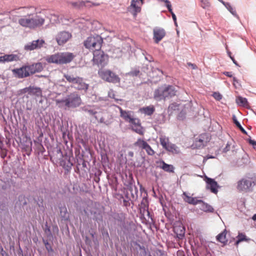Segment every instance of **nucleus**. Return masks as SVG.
Listing matches in <instances>:
<instances>
[{
  "mask_svg": "<svg viewBox=\"0 0 256 256\" xmlns=\"http://www.w3.org/2000/svg\"><path fill=\"white\" fill-rule=\"evenodd\" d=\"M56 103L58 108L66 110L79 106L82 103V100L80 96L76 92H74L70 94L65 98L56 99Z\"/></svg>",
  "mask_w": 256,
  "mask_h": 256,
  "instance_id": "f257e3e1",
  "label": "nucleus"
},
{
  "mask_svg": "<svg viewBox=\"0 0 256 256\" xmlns=\"http://www.w3.org/2000/svg\"><path fill=\"white\" fill-rule=\"evenodd\" d=\"M44 22V19L36 14H30L22 16L18 23L22 27L34 29L42 26Z\"/></svg>",
  "mask_w": 256,
  "mask_h": 256,
  "instance_id": "f03ea898",
  "label": "nucleus"
},
{
  "mask_svg": "<svg viewBox=\"0 0 256 256\" xmlns=\"http://www.w3.org/2000/svg\"><path fill=\"white\" fill-rule=\"evenodd\" d=\"M176 90L172 86L164 85L158 88L154 92V98L157 101L170 98L176 94Z\"/></svg>",
  "mask_w": 256,
  "mask_h": 256,
  "instance_id": "7ed1b4c3",
  "label": "nucleus"
},
{
  "mask_svg": "<svg viewBox=\"0 0 256 256\" xmlns=\"http://www.w3.org/2000/svg\"><path fill=\"white\" fill-rule=\"evenodd\" d=\"M67 82L73 84L74 87L78 90L86 91L88 88V84H86L82 78L77 76L76 74L67 72L64 74Z\"/></svg>",
  "mask_w": 256,
  "mask_h": 256,
  "instance_id": "20e7f679",
  "label": "nucleus"
},
{
  "mask_svg": "<svg viewBox=\"0 0 256 256\" xmlns=\"http://www.w3.org/2000/svg\"><path fill=\"white\" fill-rule=\"evenodd\" d=\"M74 58L70 52L58 53L48 56L46 60L50 63L64 64L70 62Z\"/></svg>",
  "mask_w": 256,
  "mask_h": 256,
  "instance_id": "39448f33",
  "label": "nucleus"
},
{
  "mask_svg": "<svg viewBox=\"0 0 256 256\" xmlns=\"http://www.w3.org/2000/svg\"><path fill=\"white\" fill-rule=\"evenodd\" d=\"M103 40L99 35L90 36L84 42L85 47L93 52L101 48Z\"/></svg>",
  "mask_w": 256,
  "mask_h": 256,
  "instance_id": "423d86ee",
  "label": "nucleus"
},
{
  "mask_svg": "<svg viewBox=\"0 0 256 256\" xmlns=\"http://www.w3.org/2000/svg\"><path fill=\"white\" fill-rule=\"evenodd\" d=\"M98 74L103 80L114 84L120 82V78L115 73L108 70H100Z\"/></svg>",
  "mask_w": 256,
  "mask_h": 256,
  "instance_id": "0eeeda50",
  "label": "nucleus"
},
{
  "mask_svg": "<svg viewBox=\"0 0 256 256\" xmlns=\"http://www.w3.org/2000/svg\"><path fill=\"white\" fill-rule=\"evenodd\" d=\"M254 182L250 178H244L238 182L237 189L240 192H249L252 190Z\"/></svg>",
  "mask_w": 256,
  "mask_h": 256,
  "instance_id": "6e6552de",
  "label": "nucleus"
},
{
  "mask_svg": "<svg viewBox=\"0 0 256 256\" xmlns=\"http://www.w3.org/2000/svg\"><path fill=\"white\" fill-rule=\"evenodd\" d=\"M94 63L99 67L104 66L108 62V56L100 50H94L93 52Z\"/></svg>",
  "mask_w": 256,
  "mask_h": 256,
  "instance_id": "1a4fd4ad",
  "label": "nucleus"
},
{
  "mask_svg": "<svg viewBox=\"0 0 256 256\" xmlns=\"http://www.w3.org/2000/svg\"><path fill=\"white\" fill-rule=\"evenodd\" d=\"M96 119L99 123L104 124L106 126L112 122V116L106 110L100 108L98 114L96 116Z\"/></svg>",
  "mask_w": 256,
  "mask_h": 256,
  "instance_id": "9d476101",
  "label": "nucleus"
},
{
  "mask_svg": "<svg viewBox=\"0 0 256 256\" xmlns=\"http://www.w3.org/2000/svg\"><path fill=\"white\" fill-rule=\"evenodd\" d=\"M13 75L16 78H23L31 75L29 65H24L21 68L12 70Z\"/></svg>",
  "mask_w": 256,
  "mask_h": 256,
  "instance_id": "9b49d317",
  "label": "nucleus"
},
{
  "mask_svg": "<svg viewBox=\"0 0 256 256\" xmlns=\"http://www.w3.org/2000/svg\"><path fill=\"white\" fill-rule=\"evenodd\" d=\"M72 37V34L68 31L62 30L58 32L55 36L56 40L59 46H63Z\"/></svg>",
  "mask_w": 256,
  "mask_h": 256,
  "instance_id": "f8f14e48",
  "label": "nucleus"
},
{
  "mask_svg": "<svg viewBox=\"0 0 256 256\" xmlns=\"http://www.w3.org/2000/svg\"><path fill=\"white\" fill-rule=\"evenodd\" d=\"M22 58L20 54H5L0 56V64H5L13 62H18L22 60Z\"/></svg>",
  "mask_w": 256,
  "mask_h": 256,
  "instance_id": "ddd939ff",
  "label": "nucleus"
},
{
  "mask_svg": "<svg viewBox=\"0 0 256 256\" xmlns=\"http://www.w3.org/2000/svg\"><path fill=\"white\" fill-rule=\"evenodd\" d=\"M128 122L130 124L132 130L140 134H144V130L138 118H132Z\"/></svg>",
  "mask_w": 256,
  "mask_h": 256,
  "instance_id": "4468645a",
  "label": "nucleus"
},
{
  "mask_svg": "<svg viewBox=\"0 0 256 256\" xmlns=\"http://www.w3.org/2000/svg\"><path fill=\"white\" fill-rule=\"evenodd\" d=\"M208 139L206 134H203L196 138L192 146L194 148H203L208 142Z\"/></svg>",
  "mask_w": 256,
  "mask_h": 256,
  "instance_id": "2eb2a0df",
  "label": "nucleus"
},
{
  "mask_svg": "<svg viewBox=\"0 0 256 256\" xmlns=\"http://www.w3.org/2000/svg\"><path fill=\"white\" fill-rule=\"evenodd\" d=\"M165 30L160 27H155L153 29V39L155 43L158 44L166 36Z\"/></svg>",
  "mask_w": 256,
  "mask_h": 256,
  "instance_id": "dca6fc26",
  "label": "nucleus"
},
{
  "mask_svg": "<svg viewBox=\"0 0 256 256\" xmlns=\"http://www.w3.org/2000/svg\"><path fill=\"white\" fill-rule=\"evenodd\" d=\"M44 41L42 39L33 40L32 42L28 43L24 46V49L28 50H32L36 48H40Z\"/></svg>",
  "mask_w": 256,
  "mask_h": 256,
  "instance_id": "f3484780",
  "label": "nucleus"
},
{
  "mask_svg": "<svg viewBox=\"0 0 256 256\" xmlns=\"http://www.w3.org/2000/svg\"><path fill=\"white\" fill-rule=\"evenodd\" d=\"M82 110L88 114L94 116L96 118V116L98 114L100 108L98 106L88 105L82 108Z\"/></svg>",
  "mask_w": 256,
  "mask_h": 256,
  "instance_id": "a211bd4d",
  "label": "nucleus"
},
{
  "mask_svg": "<svg viewBox=\"0 0 256 256\" xmlns=\"http://www.w3.org/2000/svg\"><path fill=\"white\" fill-rule=\"evenodd\" d=\"M206 188L210 189L212 192L215 194H217L218 192V187L217 182L211 178L206 177Z\"/></svg>",
  "mask_w": 256,
  "mask_h": 256,
  "instance_id": "6ab92c4d",
  "label": "nucleus"
},
{
  "mask_svg": "<svg viewBox=\"0 0 256 256\" xmlns=\"http://www.w3.org/2000/svg\"><path fill=\"white\" fill-rule=\"evenodd\" d=\"M60 164L64 168L69 170L72 166V162H71L70 158L67 156L64 157V158L60 161Z\"/></svg>",
  "mask_w": 256,
  "mask_h": 256,
  "instance_id": "aec40b11",
  "label": "nucleus"
},
{
  "mask_svg": "<svg viewBox=\"0 0 256 256\" xmlns=\"http://www.w3.org/2000/svg\"><path fill=\"white\" fill-rule=\"evenodd\" d=\"M72 4L73 6L78 8H80L84 6H99V4L97 3H92L88 0H86V1H80L78 2H73L72 3Z\"/></svg>",
  "mask_w": 256,
  "mask_h": 256,
  "instance_id": "412c9836",
  "label": "nucleus"
},
{
  "mask_svg": "<svg viewBox=\"0 0 256 256\" xmlns=\"http://www.w3.org/2000/svg\"><path fill=\"white\" fill-rule=\"evenodd\" d=\"M29 68L32 75L41 72L43 70V66L42 63L38 62L29 65Z\"/></svg>",
  "mask_w": 256,
  "mask_h": 256,
  "instance_id": "4be33fe9",
  "label": "nucleus"
},
{
  "mask_svg": "<svg viewBox=\"0 0 256 256\" xmlns=\"http://www.w3.org/2000/svg\"><path fill=\"white\" fill-rule=\"evenodd\" d=\"M183 195L185 196L184 198V200L188 203L189 204L196 205L200 202H202V200H197L195 198H192L190 196H188L186 192L183 193Z\"/></svg>",
  "mask_w": 256,
  "mask_h": 256,
  "instance_id": "5701e85b",
  "label": "nucleus"
},
{
  "mask_svg": "<svg viewBox=\"0 0 256 256\" xmlns=\"http://www.w3.org/2000/svg\"><path fill=\"white\" fill-rule=\"evenodd\" d=\"M116 107L120 110V116L122 118L125 120V121H126V122H128L132 118L130 115V112L123 110L119 106H116Z\"/></svg>",
  "mask_w": 256,
  "mask_h": 256,
  "instance_id": "b1692460",
  "label": "nucleus"
},
{
  "mask_svg": "<svg viewBox=\"0 0 256 256\" xmlns=\"http://www.w3.org/2000/svg\"><path fill=\"white\" fill-rule=\"evenodd\" d=\"M174 232L176 234L178 238L182 239L184 236V228L182 226H176L174 228Z\"/></svg>",
  "mask_w": 256,
  "mask_h": 256,
  "instance_id": "393cba45",
  "label": "nucleus"
},
{
  "mask_svg": "<svg viewBox=\"0 0 256 256\" xmlns=\"http://www.w3.org/2000/svg\"><path fill=\"white\" fill-rule=\"evenodd\" d=\"M165 149L172 154H178L180 152L179 148L172 143H170Z\"/></svg>",
  "mask_w": 256,
  "mask_h": 256,
  "instance_id": "a878e982",
  "label": "nucleus"
},
{
  "mask_svg": "<svg viewBox=\"0 0 256 256\" xmlns=\"http://www.w3.org/2000/svg\"><path fill=\"white\" fill-rule=\"evenodd\" d=\"M42 91L40 88L30 86H29V94L30 95H34L37 96H41Z\"/></svg>",
  "mask_w": 256,
  "mask_h": 256,
  "instance_id": "bb28decb",
  "label": "nucleus"
},
{
  "mask_svg": "<svg viewBox=\"0 0 256 256\" xmlns=\"http://www.w3.org/2000/svg\"><path fill=\"white\" fill-rule=\"evenodd\" d=\"M60 216L62 218V220L64 221L68 220H69L70 216L65 206H62L60 208Z\"/></svg>",
  "mask_w": 256,
  "mask_h": 256,
  "instance_id": "cd10ccee",
  "label": "nucleus"
},
{
  "mask_svg": "<svg viewBox=\"0 0 256 256\" xmlns=\"http://www.w3.org/2000/svg\"><path fill=\"white\" fill-rule=\"evenodd\" d=\"M34 201L36 202V204L38 207V212L39 214L43 213L44 211L45 208L44 205V200L42 198H38L37 199L34 198Z\"/></svg>",
  "mask_w": 256,
  "mask_h": 256,
  "instance_id": "c85d7f7f",
  "label": "nucleus"
},
{
  "mask_svg": "<svg viewBox=\"0 0 256 256\" xmlns=\"http://www.w3.org/2000/svg\"><path fill=\"white\" fill-rule=\"evenodd\" d=\"M161 0L162 2H164L166 3V6L167 8L168 9V11L170 12V14H172V18L174 22L175 25L177 26L176 18L175 14L172 12V5H171L170 2L168 0Z\"/></svg>",
  "mask_w": 256,
  "mask_h": 256,
  "instance_id": "c756f323",
  "label": "nucleus"
},
{
  "mask_svg": "<svg viewBox=\"0 0 256 256\" xmlns=\"http://www.w3.org/2000/svg\"><path fill=\"white\" fill-rule=\"evenodd\" d=\"M140 112L147 116H151L154 112V108L153 106L144 107L140 108Z\"/></svg>",
  "mask_w": 256,
  "mask_h": 256,
  "instance_id": "7c9ffc66",
  "label": "nucleus"
},
{
  "mask_svg": "<svg viewBox=\"0 0 256 256\" xmlns=\"http://www.w3.org/2000/svg\"><path fill=\"white\" fill-rule=\"evenodd\" d=\"M200 204H201L200 208L202 210H203L205 212H214V210L213 208L210 204L204 202L202 200V202H200Z\"/></svg>",
  "mask_w": 256,
  "mask_h": 256,
  "instance_id": "2f4dec72",
  "label": "nucleus"
},
{
  "mask_svg": "<svg viewBox=\"0 0 256 256\" xmlns=\"http://www.w3.org/2000/svg\"><path fill=\"white\" fill-rule=\"evenodd\" d=\"M224 5L234 16L238 19L240 18L236 14L235 8H233L229 2H226Z\"/></svg>",
  "mask_w": 256,
  "mask_h": 256,
  "instance_id": "473e14b6",
  "label": "nucleus"
},
{
  "mask_svg": "<svg viewBox=\"0 0 256 256\" xmlns=\"http://www.w3.org/2000/svg\"><path fill=\"white\" fill-rule=\"evenodd\" d=\"M162 165L160 166L166 172H174V167L172 165L166 164L164 162L162 161Z\"/></svg>",
  "mask_w": 256,
  "mask_h": 256,
  "instance_id": "72a5a7b5",
  "label": "nucleus"
},
{
  "mask_svg": "<svg viewBox=\"0 0 256 256\" xmlns=\"http://www.w3.org/2000/svg\"><path fill=\"white\" fill-rule=\"evenodd\" d=\"M226 230H224L222 232L220 233L216 236V240L218 241L222 242L225 243L227 242L226 239Z\"/></svg>",
  "mask_w": 256,
  "mask_h": 256,
  "instance_id": "f704fd0d",
  "label": "nucleus"
},
{
  "mask_svg": "<svg viewBox=\"0 0 256 256\" xmlns=\"http://www.w3.org/2000/svg\"><path fill=\"white\" fill-rule=\"evenodd\" d=\"M148 144L143 140L141 138H138L137 141L134 143V146H138V148L144 150Z\"/></svg>",
  "mask_w": 256,
  "mask_h": 256,
  "instance_id": "c9c22d12",
  "label": "nucleus"
},
{
  "mask_svg": "<svg viewBox=\"0 0 256 256\" xmlns=\"http://www.w3.org/2000/svg\"><path fill=\"white\" fill-rule=\"evenodd\" d=\"M236 102L240 106H246L248 104L247 99L242 96H238L236 100Z\"/></svg>",
  "mask_w": 256,
  "mask_h": 256,
  "instance_id": "e433bc0d",
  "label": "nucleus"
},
{
  "mask_svg": "<svg viewBox=\"0 0 256 256\" xmlns=\"http://www.w3.org/2000/svg\"><path fill=\"white\" fill-rule=\"evenodd\" d=\"M160 144L164 148H166L167 147V146H168L170 143L168 142V139L166 136H160Z\"/></svg>",
  "mask_w": 256,
  "mask_h": 256,
  "instance_id": "4c0bfd02",
  "label": "nucleus"
},
{
  "mask_svg": "<svg viewBox=\"0 0 256 256\" xmlns=\"http://www.w3.org/2000/svg\"><path fill=\"white\" fill-rule=\"evenodd\" d=\"M234 122V124L236 125V126L244 134H246L247 132L246 131V130L242 127L240 124L239 122L237 120L236 117L235 116H234L232 118Z\"/></svg>",
  "mask_w": 256,
  "mask_h": 256,
  "instance_id": "58836bf2",
  "label": "nucleus"
},
{
  "mask_svg": "<svg viewBox=\"0 0 256 256\" xmlns=\"http://www.w3.org/2000/svg\"><path fill=\"white\" fill-rule=\"evenodd\" d=\"M45 228H44V232L45 234H46L48 237L52 236V234L50 230V227L48 226V224L47 222L45 224Z\"/></svg>",
  "mask_w": 256,
  "mask_h": 256,
  "instance_id": "ea45409f",
  "label": "nucleus"
},
{
  "mask_svg": "<svg viewBox=\"0 0 256 256\" xmlns=\"http://www.w3.org/2000/svg\"><path fill=\"white\" fill-rule=\"evenodd\" d=\"M247 240V239H246V235H244L242 234H239L238 236V240L236 242V244H238L239 242H242L244 240Z\"/></svg>",
  "mask_w": 256,
  "mask_h": 256,
  "instance_id": "a19ab883",
  "label": "nucleus"
},
{
  "mask_svg": "<svg viewBox=\"0 0 256 256\" xmlns=\"http://www.w3.org/2000/svg\"><path fill=\"white\" fill-rule=\"evenodd\" d=\"M26 93H28V94H29V86L20 89L18 91V95L20 96Z\"/></svg>",
  "mask_w": 256,
  "mask_h": 256,
  "instance_id": "79ce46f5",
  "label": "nucleus"
},
{
  "mask_svg": "<svg viewBox=\"0 0 256 256\" xmlns=\"http://www.w3.org/2000/svg\"><path fill=\"white\" fill-rule=\"evenodd\" d=\"M148 154L150 156H152L154 154V150L152 149L151 146L148 144L144 149Z\"/></svg>",
  "mask_w": 256,
  "mask_h": 256,
  "instance_id": "37998d69",
  "label": "nucleus"
},
{
  "mask_svg": "<svg viewBox=\"0 0 256 256\" xmlns=\"http://www.w3.org/2000/svg\"><path fill=\"white\" fill-rule=\"evenodd\" d=\"M201 2V6L204 8H208L210 6V4L208 0H200Z\"/></svg>",
  "mask_w": 256,
  "mask_h": 256,
  "instance_id": "c03bdc74",
  "label": "nucleus"
},
{
  "mask_svg": "<svg viewBox=\"0 0 256 256\" xmlns=\"http://www.w3.org/2000/svg\"><path fill=\"white\" fill-rule=\"evenodd\" d=\"M108 95L110 98L114 99L115 101L118 103L119 101L122 100H121V99H118V98H115V97H114L115 94H114V92L112 90L108 92Z\"/></svg>",
  "mask_w": 256,
  "mask_h": 256,
  "instance_id": "a18cd8bd",
  "label": "nucleus"
},
{
  "mask_svg": "<svg viewBox=\"0 0 256 256\" xmlns=\"http://www.w3.org/2000/svg\"><path fill=\"white\" fill-rule=\"evenodd\" d=\"M102 216L100 214L98 213V214L95 212L94 214V220L98 222L102 220Z\"/></svg>",
  "mask_w": 256,
  "mask_h": 256,
  "instance_id": "49530a36",
  "label": "nucleus"
},
{
  "mask_svg": "<svg viewBox=\"0 0 256 256\" xmlns=\"http://www.w3.org/2000/svg\"><path fill=\"white\" fill-rule=\"evenodd\" d=\"M212 96L214 98L218 100H220L222 98V96L219 92H214Z\"/></svg>",
  "mask_w": 256,
  "mask_h": 256,
  "instance_id": "de8ad7c7",
  "label": "nucleus"
},
{
  "mask_svg": "<svg viewBox=\"0 0 256 256\" xmlns=\"http://www.w3.org/2000/svg\"><path fill=\"white\" fill-rule=\"evenodd\" d=\"M45 247L49 254L54 252V250L52 249L50 244H46L45 246Z\"/></svg>",
  "mask_w": 256,
  "mask_h": 256,
  "instance_id": "09e8293b",
  "label": "nucleus"
},
{
  "mask_svg": "<svg viewBox=\"0 0 256 256\" xmlns=\"http://www.w3.org/2000/svg\"><path fill=\"white\" fill-rule=\"evenodd\" d=\"M140 73V70H135L130 72L128 74L132 76H137Z\"/></svg>",
  "mask_w": 256,
  "mask_h": 256,
  "instance_id": "8fccbe9b",
  "label": "nucleus"
},
{
  "mask_svg": "<svg viewBox=\"0 0 256 256\" xmlns=\"http://www.w3.org/2000/svg\"><path fill=\"white\" fill-rule=\"evenodd\" d=\"M230 149V145L229 144L228 142L227 143L226 147L223 149V150L222 152H228Z\"/></svg>",
  "mask_w": 256,
  "mask_h": 256,
  "instance_id": "3c124183",
  "label": "nucleus"
},
{
  "mask_svg": "<svg viewBox=\"0 0 256 256\" xmlns=\"http://www.w3.org/2000/svg\"><path fill=\"white\" fill-rule=\"evenodd\" d=\"M114 50L118 54V55H116V56H112V57L116 58L120 57V56H122V52H121V50H120V48H116V49H115Z\"/></svg>",
  "mask_w": 256,
  "mask_h": 256,
  "instance_id": "603ef678",
  "label": "nucleus"
},
{
  "mask_svg": "<svg viewBox=\"0 0 256 256\" xmlns=\"http://www.w3.org/2000/svg\"><path fill=\"white\" fill-rule=\"evenodd\" d=\"M249 143L253 146L254 149H256V141L250 139L249 140Z\"/></svg>",
  "mask_w": 256,
  "mask_h": 256,
  "instance_id": "864d4df0",
  "label": "nucleus"
},
{
  "mask_svg": "<svg viewBox=\"0 0 256 256\" xmlns=\"http://www.w3.org/2000/svg\"><path fill=\"white\" fill-rule=\"evenodd\" d=\"M145 59L150 62L152 61V58L150 55L145 56Z\"/></svg>",
  "mask_w": 256,
  "mask_h": 256,
  "instance_id": "5fc2aeb1",
  "label": "nucleus"
},
{
  "mask_svg": "<svg viewBox=\"0 0 256 256\" xmlns=\"http://www.w3.org/2000/svg\"><path fill=\"white\" fill-rule=\"evenodd\" d=\"M224 75L226 76H228L230 78L232 77V72H224Z\"/></svg>",
  "mask_w": 256,
  "mask_h": 256,
  "instance_id": "6e6d98bb",
  "label": "nucleus"
},
{
  "mask_svg": "<svg viewBox=\"0 0 256 256\" xmlns=\"http://www.w3.org/2000/svg\"><path fill=\"white\" fill-rule=\"evenodd\" d=\"M57 152H58V154H60V158L63 157L62 153L60 149L57 150Z\"/></svg>",
  "mask_w": 256,
  "mask_h": 256,
  "instance_id": "4d7b16f0",
  "label": "nucleus"
},
{
  "mask_svg": "<svg viewBox=\"0 0 256 256\" xmlns=\"http://www.w3.org/2000/svg\"><path fill=\"white\" fill-rule=\"evenodd\" d=\"M230 58L232 60L233 62L236 66H238V64L236 62V61L234 60V58L232 56H230Z\"/></svg>",
  "mask_w": 256,
  "mask_h": 256,
  "instance_id": "13d9d810",
  "label": "nucleus"
},
{
  "mask_svg": "<svg viewBox=\"0 0 256 256\" xmlns=\"http://www.w3.org/2000/svg\"><path fill=\"white\" fill-rule=\"evenodd\" d=\"M136 244L139 247L140 250H145V248L143 246H140V244L136 243Z\"/></svg>",
  "mask_w": 256,
  "mask_h": 256,
  "instance_id": "bf43d9fd",
  "label": "nucleus"
},
{
  "mask_svg": "<svg viewBox=\"0 0 256 256\" xmlns=\"http://www.w3.org/2000/svg\"><path fill=\"white\" fill-rule=\"evenodd\" d=\"M128 156L130 157H132L134 156V152L132 151H130L128 154Z\"/></svg>",
  "mask_w": 256,
  "mask_h": 256,
  "instance_id": "052dcab7",
  "label": "nucleus"
},
{
  "mask_svg": "<svg viewBox=\"0 0 256 256\" xmlns=\"http://www.w3.org/2000/svg\"><path fill=\"white\" fill-rule=\"evenodd\" d=\"M176 104H171L169 108H172V109H173V108H174V110H175V107H176Z\"/></svg>",
  "mask_w": 256,
  "mask_h": 256,
  "instance_id": "680f3d73",
  "label": "nucleus"
},
{
  "mask_svg": "<svg viewBox=\"0 0 256 256\" xmlns=\"http://www.w3.org/2000/svg\"><path fill=\"white\" fill-rule=\"evenodd\" d=\"M102 234H103L104 236H106V238L109 237L108 233L107 231H106V232H104L102 233Z\"/></svg>",
  "mask_w": 256,
  "mask_h": 256,
  "instance_id": "e2e57ef3",
  "label": "nucleus"
},
{
  "mask_svg": "<svg viewBox=\"0 0 256 256\" xmlns=\"http://www.w3.org/2000/svg\"><path fill=\"white\" fill-rule=\"evenodd\" d=\"M43 242L44 244V246L46 244H50L47 240L43 239Z\"/></svg>",
  "mask_w": 256,
  "mask_h": 256,
  "instance_id": "0e129e2a",
  "label": "nucleus"
},
{
  "mask_svg": "<svg viewBox=\"0 0 256 256\" xmlns=\"http://www.w3.org/2000/svg\"><path fill=\"white\" fill-rule=\"evenodd\" d=\"M188 65H189V66H190L192 67V68L193 69H194V68H195V66H194V64H192L189 63V64H188Z\"/></svg>",
  "mask_w": 256,
  "mask_h": 256,
  "instance_id": "69168bd1",
  "label": "nucleus"
},
{
  "mask_svg": "<svg viewBox=\"0 0 256 256\" xmlns=\"http://www.w3.org/2000/svg\"><path fill=\"white\" fill-rule=\"evenodd\" d=\"M233 82H234V84L235 82H238V80H236V78L235 77L233 78Z\"/></svg>",
  "mask_w": 256,
  "mask_h": 256,
  "instance_id": "338daca9",
  "label": "nucleus"
},
{
  "mask_svg": "<svg viewBox=\"0 0 256 256\" xmlns=\"http://www.w3.org/2000/svg\"><path fill=\"white\" fill-rule=\"evenodd\" d=\"M252 219L254 220H256V214H254L253 216H252Z\"/></svg>",
  "mask_w": 256,
  "mask_h": 256,
  "instance_id": "774afa93",
  "label": "nucleus"
}]
</instances>
